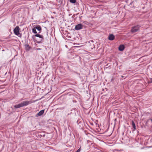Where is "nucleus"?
Segmentation results:
<instances>
[{"mask_svg": "<svg viewBox=\"0 0 152 152\" xmlns=\"http://www.w3.org/2000/svg\"><path fill=\"white\" fill-rule=\"evenodd\" d=\"M115 39V36L113 34L109 35L108 39L110 40H113Z\"/></svg>", "mask_w": 152, "mask_h": 152, "instance_id": "7", "label": "nucleus"}, {"mask_svg": "<svg viewBox=\"0 0 152 152\" xmlns=\"http://www.w3.org/2000/svg\"><path fill=\"white\" fill-rule=\"evenodd\" d=\"M124 49V46L123 45H120L118 48V49L120 51H123Z\"/></svg>", "mask_w": 152, "mask_h": 152, "instance_id": "9", "label": "nucleus"}, {"mask_svg": "<svg viewBox=\"0 0 152 152\" xmlns=\"http://www.w3.org/2000/svg\"><path fill=\"white\" fill-rule=\"evenodd\" d=\"M33 102V101L31 100L29 101L27 100L17 105H15L14 107L15 108H18L20 107L26 106L32 103Z\"/></svg>", "mask_w": 152, "mask_h": 152, "instance_id": "1", "label": "nucleus"}, {"mask_svg": "<svg viewBox=\"0 0 152 152\" xmlns=\"http://www.w3.org/2000/svg\"><path fill=\"white\" fill-rule=\"evenodd\" d=\"M70 2L72 3H75L76 2V0H69Z\"/></svg>", "mask_w": 152, "mask_h": 152, "instance_id": "15", "label": "nucleus"}, {"mask_svg": "<svg viewBox=\"0 0 152 152\" xmlns=\"http://www.w3.org/2000/svg\"><path fill=\"white\" fill-rule=\"evenodd\" d=\"M25 48L26 50L27 51H29L31 48V47L28 44L25 45Z\"/></svg>", "mask_w": 152, "mask_h": 152, "instance_id": "10", "label": "nucleus"}, {"mask_svg": "<svg viewBox=\"0 0 152 152\" xmlns=\"http://www.w3.org/2000/svg\"><path fill=\"white\" fill-rule=\"evenodd\" d=\"M83 26L81 24H78L76 25L75 28L76 30H79L83 28Z\"/></svg>", "mask_w": 152, "mask_h": 152, "instance_id": "5", "label": "nucleus"}, {"mask_svg": "<svg viewBox=\"0 0 152 152\" xmlns=\"http://www.w3.org/2000/svg\"><path fill=\"white\" fill-rule=\"evenodd\" d=\"M34 36L35 37H39L41 39H39V41H37V40H36V41L37 43H40L42 42L44 40L43 37L42 35L39 34H36Z\"/></svg>", "mask_w": 152, "mask_h": 152, "instance_id": "4", "label": "nucleus"}, {"mask_svg": "<svg viewBox=\"0 0 152 152\" xmlns=\"http://www.w3.org/2000/svg\"><path fill=\"white\" fill-rule=\"evenodd\" d=\"M132 127L134 128V130H135L136 129V126H135V123L133 121H132Z\"/></svg>", "mask_w": 152, "mask_h": 152, "instance_id": "12", "label": "nucleus"}, {"mask_svg": "<svg viewBox=\"0 0 152 152\" xmlns=\"http://www.w3.org/2000/svg\"><path fill=\"white\" fill-rule=\"evenodd\" d=\"M35 27L36 29L39 31V32L38 33H40L41 32V31L42 30L41 27L39 25H38L36 27Z\"/></svg>", "mask_w": 152, "mask_h": 152, "instance_id": "8", "label": "nucleus"}, {"mask_svg": "<svg viewBox=\"0 0 152 152\" xmlns=\"http://www.w3.org/2000/svg\"><path fill=\"white\" fill-rule=\"evenodd\" d=\"M63 2V0H58V5L61 6V5L62 3Z\"/></svg>", "mask_w": 152, "mask_h": 152, "instance_id": "14", "label": "nucleus"}, {"mask_svg": "<svg viewBox=\"0 0 152 152\" xmlns=\"http://www.w3.org/2000/svg\"><path fill=\"white\" fill-rule=\"evenodd\" d=\"M37 41H39V40H37Z\"/></svg>", "mask_w": 152, "mask_h": 152, "instance_id": "19", "label": "nucleus"}, {"mask_svg": "<svg viewBox=\"0 0 152 152\" xmlns=\"http://www.w3.org/2000/svg\"><path fill=\"white\" fill-rule=\"evenodd\" d=\"M80 148L76 152H80Z\"/></svg>", "mask_w": 152, "mask_h": 152, "instance_id": "16", "label": "nucleus"}, {"mask_svg": "<svg viewBox=\"0 0 152 152\" xmlns=\"http://www.w3.org/2000/svg\"><path fill=\"white\" fill-rule=\"evenodd\" d=\"M20 28L18 26H16L13 30L14 34L18 37H21L22 35L19 33Z\"/></svg>", "mask_w": 152, "mask_h": 152, "instance_id": "2", "label": "nucleus"}, {"mask_svg": "<svg viewBox=\"0 0 152 152\" xmlns=\"http://www.w3.org/2000/svg\"><path fill=\"white\" fill-rule=\"evenodd\" d=\"M32 31L34 34H37V33L36 31V29L35 27H34L32 28Z\"/></svg>", "mask_w": 152, "mask_h": 152, "instance_id": "13", "label": "nucleus"}, {"mask_svg": "<svg viewBox=\"0 0 152 152\" xmlns=\"http://www.w3.org/2000/svg\"><path fill=\"white\" fill-rule=\"evenodd\" d=\"M2 51H4V50H2Z\"/></svg>", "mask_w": 152, "mask_h": 152, "instance_id": "18", "label": "nucleus"}, {"mask_svg": "<svg viewBox=\"0 0 152 152\" xmlns=\"http://www.w3.org/2000/svg\"><path fill=\"white\" fill-rule=\"evenodd\" d=\"M44 110H41L37 113V115L39 116L42 115L44 113Z\"/></svg>", "mask_w": 152, "mask_h": 152, "instance_id": "11", "label": "nucleus"}, {"mask_svg": "<svg viewBox=\"0 0 152 152\" xmlns=\"http://www.w3.org/2000/svg\"><path fill=\"white\" fill-rule=\"evenodd\" d=\"M150 83H152V78H151L150 79Z\"/></svg>", "mask_w": 152, "mask_h": 152, "instance_id": "17", "label": "nucleus"}, {"mask_svg": "<svg viewBox=\"0 0 152 152\" xmlns=\"http://www.w3.org/2000/svg\"><path fill=\"white\" fill-rule=\"evenodd\" d=\"M151 121H152V119H151Z\"/></svg>", "mask_w": 152, "mask_h": 152, "instance_id": "20", "label": "nucleus"}, {"mask_svg": "<svg viewBox=\"0 0 152 152\" xmlns=\"http://www.w3.org/2000/svg\"><path fill=\"white\" fill-rule=\"evenodd\" d=\"M93 41L92 40H91L89 41H88L87 42V44L88 45L90 46V48H91L92 49L94 47V44H93Z\"/></svg>", "mask_w": 152, "mask_h": 152, "instance_id": "6", "label": "nucleus"}, {"mask_svg": "<svg viewBox=\"0 0 152 152\" xmlns=\"http://www.w3.org/2000/svg\"><path fill=\"white\" fill-rule=\"evenodd\" d=\"M140 27V26L138 25L132 27L131 29V32L132 33H134L137 32L139 30Z\"/></svg>", "mask_w": 152, "mask_h": 152, "instance_id": "3", "label": "nucleus"}]
</instances>
